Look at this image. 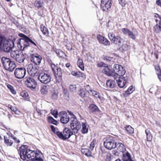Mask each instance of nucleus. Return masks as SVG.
<instances>
[{"instance_id":"nucleus-25","label":"nucleus","mask_w":161,"mask_h":161,"mask_svg":"<svg viewBox=\"0 0 161 161\" xmlns=\"http://www.w3.org/2000/svg\"><path fill=\"white\" fill-rule=\"evenodd\" d=\"M130 48V46L128 45L125 43H124L122 46L119 47V51L123 52L125 51H126Z\"/></svg>"},{"instance_id":"nucleus-42","label":"nucleus","mask_w":161,"mask_h":161,"mask_svg":"<svg viewBox=\"0 0 161 161\" xmlns=\"http://www.w3.org/2000/svg\"><path fill=\"white\" fill-rule=\"evenodd\" d=\"M158 90V87L157 86H152L149 89V92L152 93H156Z\"/></svg>"},{"instance_id":"nucleus-22","label":"nucleus","mask_w":161,"mask_h":161,"mask_svg":"<svg viewBox=\"0 0 161 161\" xmlns=\"http://www.w3.org/2000/svg\"><path fill=\"white\" fill-rule=\"evenodd\" d=\"M81 151L83 154H84L86 156L88 157H92V151L90 150L89 149L87 148H82Z\"/></svg>"},{"instance_id":"nucleus-50","label":"nucleus","mask_w":161,"mask_h":161,"mask_svg":"<svg viewBox=\"0 0 161 161\" xmlns=\"http://www.w3.org/2000/svg\"><path fill=\"white\" fill-rule=\"evenodd\" d=\"M8 107L10 109H11L12 111L14 112L16 114H17V110L16 108L15 107H13L11 105H9Z\"/></svg>"},{"instance_id":"nucleus-17","label":"nucleus","mask_w":161,"mask_h":161,"mask_svg":"<svg viewBox=\"0 0 161 161\" xmlns=\"http://www.w3.org/2000/svg\"><path fill=\"white\" fill-rule=\"evenodd\" d=\"M42 59L41 56L37 53L33 54L31 56V60L35 65H39Z\"/></svg>"},{"instance_id":"nucleus-60","label":"nucleus","mask_w":161,"mask_h":161,"mask_svg":"<svg viewBox=\"0 0 161 161\" xmlns=\"http://www.w3.org/2000/svg\"><path fill=\"white\" fill-rule=\"evenodd\" d=\"M47 89H48V87L47 86H43L42 89L41 90L42 92V91L43 90H44L46 92H47Z\"/></svg>"},{"instance_id":"nucleus-44","label":"nucleus","mask_w":161,"mask_h":161,"mask_svg":"<svg viewBox=\"0 0 161 161\" xmlns=\"http://www.w3.org/2000/svg\"><path fill=\"white\" fill-rule=\"evenodd\" d=\"M133 91L134 89L132 86H130L128 89V90L125 91V93L128 95L130 94L133 92Z\"/></svg>"},{"instance_id":"nucleus-32","label":"nucleus","mask_w":161,"mask_h":161,"mask_svg":"<svg viewBox=\"0 0 161 161\" xmlns=\"http://www.w3.org/2000/svg\"><path fill=\"white\" fill-rule=\"evenodd\" d=\"M77 65L81 70H84V66L82 59H80L78 60Z\"/></svg>"},{"instance_id":"nucleus-11","label":"nucleus","mask_w":161,"mask_h":161,"mask_svg":"<svg viewBox=\"0 0 161 161\" xmlns=\"http://www.w3.org/2000/svg\"><path fill=\"white\" fill-rule=\"evenodd\" d=\"M58 66L57 64V65L53 64H51V67L55 77L60 80L62 79V71L61 69L58 67Z\"/></svg>"},{"instance_id":"nucleus-16","label":"nucleus","mask_w":161,"mask_h":161,"mask_svg":"<svg viewBox=\"0 0 161 161\" xmlns=\"http://www.w3.org/2000/svg\"><path fill=\"white\" fill-rule=\"evenodd\" d=\"M27 71L29 75L34 76L37 75L38 70L36 67L31 64L28 65Z\"/></svg>"},{"instance_id":"nucleus-37","label":"nucleus","mask_w":161,"mask_h":161,"mask_svg":"<svg viewBox=\"0 0 161 161\" xmlns=\"http://www.w3.org/2000/svg\"><path fill=\"white\" fill-rule=\"evenodd\" d=\"M48 121L49 123H51L55 125H57V121L56 120L54 119L52 117L49 116L47 118Z\"/></svg>"},{"instance_id":"nucleus-58","label":"nucleus","mask_w":161,"mask_h":161,"mask_svg":"<svg viewBox=\"0 0 161 161\" xmlns=\"http://www.w3.org/2000/svg\"><path fill=\"white\" fill-rule=\"evenodd\" d=\"M36 110L37 113L39 114V115H41L42 114V113H41L42 110L37 108V107L36 108Z\"/></svg>"},{"instance_id":"nucleus-27","label":"nucleus","mask_w":161,"mask_h":161,"mask_svg":"<svg viewBox=\"0 0 161 161\" xmlns=\"http://www.w3.org/2000/svg\"><path fill=\"white\" fill-rule=\"evenodd\" d=\"M154 31L157 33H159L161 32V22L159 21L158 24H157L154 27Z\"/></svg>"},{"instance_id":"nucleus-5","label":"nucleus","mask_w":161,"mask_h":161,"mask_svg":"<svg viewBox=\"0 0 161 161\" xmlns=\"http://www.w3.org/2000/svg\"><path fill=\"white\" fill-rule=\"evenodd\" d=\"M41 153H39V152L38 153L36 151L29 149L26 156L27 158L30 161H43V159L41 158Z\"/></svg>"},{"instance_id":"nucleus-56","label":"nucleus","mask_w":161,"mask_h":161,"mask_svg":"<svg viewBox=\"0 0 161 161\" xmlns=\"http://www.w3.org/2000/svg\"><path fill=\"white\" fill-rule=\"evenodd\" d=\"M113 59V58L108 56H105L104 58V59L107 61H111Z\"/></svg>"},{"instance_id":"nucleus-23","label":"nucleus","mask_w":161,"mask_h":161,"mask_svg":"<svg viewBox=\"0 0 161 161\" xmlns=\"http://www.w3.org/2000/svg\"><path fill=\"white\" fill-rule=\"evenodd\" d=\"M123 41L124 40L123 39L119 36H117L114 38L112 42L115 44L119 46L123 42Z\"/></svg>"},{"instance_id":"nucleus-35","label":"nucleus","mask_w":161,"mask_h":161,"mask_svg":"<svg viewBox=\"0 0 161 161\" xmlns=\"http://www.w3.org/2000/svg\"><path fill=\"white\" fill-rule=\"evenodd\" d=\"M43 4V2L42 0H36L35 3V5L39 8L42 7Z\"/></svg>"},{"instance_id":"nucleus-18","label":"nucleus","mask_w":161,"mask_h":161,"mask_svg":"<svg viewBox=\"0 0 161 161\" xmlns=\"http://www.w3.org/2000/svg\"><path fill=\"white\" fill-rule=\"evenodd\" d=\"M29 149H28L24 146H21L19 148V155L20 158L23 160L26 159L27 156V153Z\"/></svg>"},{"instance_id":"nucleus-34","label":"nucleus","mask_w":161,"mask_h":161,"mask_svg":"<svg viewBox=\"0 0 161 161\" xmlns=\"http://www.w3.org/2000/svg\"><path fill=\"white\" fill-rule=\"evenodd\" d=\"M4 142L7 146H11L13 143L12 141L10 140L6 136H4Z\"/></svg>"},{"instance_id":"nucleus-41","label":"nucleus","mask_w":161,"mask_h":161,"mask_svg":"<svg viewBox=\"0 0 161 161\" xmlns=\"http://www.w3.org/2000/svg\"><path fill=\"white\" fill-rule=\"evenodd\" d=\"M79 95L82 97H84L85 96L86 92L83 89H80L78 92Z\"/></svg>"},{"instance_id":"nucleus-8","label":"nucleus","mask_w":161,"mask_h":161,"mask_svg":"<svg viewBox=\"0 0 161 161\" xmlns=\"http://www.w3.org/2000/svg\"><path fill=\"white\" fill-rule=\"evenodd\" d=\"M104 147L108 150L115 148L117 146V143L113 137L107 138L104 142Z\"/></svg>"},{"instance_id":"nucleus-54","label":"nucleus","mask_w":161,"mask_h":161,"mask_svg":"<svg viewBox=\"0 0 161 161\" xmlns=\"http://www.w3.org/2000/svg\"><path fill=\"white\" fill-rule=\"evenodd\" d=\"M85 89L88 93L92 92L93 91L89 85H87L85 86Z\"/></svg>"},{"instance_id":"nucleus-36","label":"nucleus","mask_w":161,"mask_h":161,"mask_svg":"<svg viewBox=\"0 0 161 161\" xmlns=\"http://www.w3.org/2000/svg\"><path fill=\"white\" fill-rule=\"evenodd\" d=\"M71 74L74 76H76L77 77H83L84 74L80 72L73 71L71 72Z\"/></svg>"},{"instance_id":"nucleus-46","label":"nucleus","mask_w":161,"mask_h":161,"mask_svg":"<svg viewBox=\"0 0 161 161\" xmlns=\"http://www.w3.org/2000/svg\"><path fill=\"white\" fill-rule=\"evenodd\" d=\"M122 32L125 35H128L130 31L128 29L124 28L122 30Z\"/></svg>"},{"instance_id":"nucleus-21","label":"nucleus","mask_w":161,"mask_h":161,"mask_svg":"<svg viewBox=\"0 0 161 161\" xmlns=\"http://www.w3.org/2000/svg\"><path fill=\"white\" fill-rule=\"evenodd\" d=\"M97 39L100 43L105 46H109L110 44V42L105 37L101 35H97Z\"/></svg>"},{"instance_id":"nucleus-64","label":"nucleus","mask_w":161,"mask_h":161,"mask_svg":"<svg viewBox=\"0 0 161 161\" xmlns=\"http://www.w3.org/2000/svg\"><path fill=\"white\" fill-rule=\"evenodd\" d=\"M111 158L109 156H107L106 158L105 159V161H111Z\"/></svg>"},{"instance_id":"nucleus-57","label":"nucleus","mask_w":161,"mask_h":161,"mask_svg":"<svg viewBox=\"0 0 161 161\" xmlns=\"http://www.w3.org/2000/svg\"><path fill=\"white\" fill-rule=\"evenodd\" d=\"M50 127L51 129L52 130L53 132H54V133H55V132L56 133V132H56V129L53 125H50Z\"/></svg>"},{"instance_id":"nucleus-29","label":"nucleus","mask_w":161,"mask_h":161,"mask_svg":"<svg viewBox=\"0 0 161 161\" xmlns=\"http://www.w3.org/2000/svg\"><path fill=\"white\" fill-rule=\"evenodd\" d=\"M89 108L92 112H98L100 111L98 107L94 104H90Z\"/></svg>"},{"instance_id":"nucleus-31","label":"nucleus","mask_w":161,"mask_h":161,"mask_svg":"<svg viewBox=\"0 0 161 161\" xmlns=\"http://www.w3.org/2000/svg\"><path fill=\"white\" fill-rule=\"evenodd\" d=\"M82 128L81 132L83 134H86L88 132V127L87 126V124L86 123H82Z\"/></svg>"},{"instance_id":"nucleus-45","label":"nucleus","mask_w":161,"mask_h":161,"mask_svg":"<svg viewBox=\"0 0 161 161\" xmlns=\"http://www.w3.org/2000/svg\"><path fill=\"white\" fill-rule=\"evenodd\" d=\"M108 36L110 40L112 42L116 36L113 33L110 32L108 33Z\"/></svg>"},{"instance_id":"nucleus-55","label":"nucleus","mask_w":161,"mask_h":161,"mask_svg":"<svg viewBox=\"0 0 161 161\" xmlns=\"http://www.w3.org/2000/svg\"><path fill=\"white\" fill-rule=\"evenodd\" d=\"M119 3L122 7H125V0H118Z\"/></svg>"},{"instance_id":"nucleus-40","label":"nucleus","mask_w":161,"mask_h":161,"mask_svg":"<svg viewBox=\"0 0 161 161\" xmlns=\"http://www.w3.org/2000/svg\"><path fill=\"white\" fill-rule=\"evenodd\" d=\"M92 94L96 98H98L100 100H102L103 97L100 95L99 93L94 91H93L92 92Z\"/></svg>"},{"instance_id":"nucleus-20","label":"nucleus","mask_w":161,"mask_h":161,"mask_svg":"<svg viewBox=\"0 0 161 161\" xmlns=\"http://www.w3.org/2000/svg\"><path fill=\"white\" fill-rule=\"evenodd\" d=\"M102 72L108 76H114V72L113 71V69L109 67L107 65L106 67L103 68L102 70Z\"/></svg>"},{"instance_id":"nucleus-28","label":"nucleus","mask_w":161,"mask_h":161,"mask_svg":"<svg viewBox=\"0 0 161 161\" xmlns=\"http://www.w3.org/2000/svg\"><path fill=\"white\" fill-rule=\"evenodd\" d=\"M106 85L108 87L111 88H114L115 85V83L114 81L109 80H108L106 81Z\"/></svg>"},{"instance_id":"nucleus-33","label":"nucleus","mask_w":161,"mask_h":161,"mask_svg":"<svg viewBox=\"0 0 161 161\" xmlns=\"http://www.w3.org/2000/svg\"><path fill=\"white\" fill-rule=\"evenodd\" d=\"M125 128L128 134H132L134 133V129L131 126H126Z\"/></svg>"},{"instance_id":"nucleus-30","label":"nucleus","mask_w":161,"mask_h":161,"mask_svg":"<svg viewBox=\"0 0 161 161\" xmlns=\"http://www.w3.org/2000/svg\"><path fill=\"white\" fill-rule=\"evenodd\" d=\"M41 30L44 35L46 36H47L48 35L49 32L48 30L43 24H42L41 25Z\"/></svg>"},{"instance_id":"nucleus-14","label":"nucleus","mask_w":161,"mask_h":161,"mask_svg":"<svg viewBox=\"0 0 161 161\" xmlns=\"http://www.w3.org/2000/svg\"><path fill=\"white\" fill-rule=\"evenodd\" d=\"M118 79L116 80L118 86L120 88H123L125 85L128 77L126 74L119 76Z\"/></svg>"},{"instance_id":"nucleus-10","label":"nucleus","mask_w":161,"mask_h":161,"mask_svg":"<svg viewBox=\"0 0 161 161\" xmlns=\"http://www.w3.org/2000/svg\"><path fill=\"white\" fill-rule=\"evenodd\" d=\"M38 79L42 83L47 84L51 81V76L49 73L42 72L38 75Z\"/></svg>"},{"instance_id":"nucleus-38","label":"nucleus","mask_w":161,"mask_h":161,"mask_svg":"<svg viewBox=\"0 0 161 161\" xmlns=\"http://www.w3.org/2000/svg\"><path fill=\"white\" fill-rule=\"evenodd\" d=\"M145 132L147 135V140L148 141H150L152 140V137L151 133L149 132V131L148 129L145 130Z\"/></svg>"},{"instance_id":"nucleus-63","label":"nucleus","mask_w":161,"mask_h":161,"mask_svg":"<svg viewBox=\"0 0 161 161\" xmlns=\"http://www.w3.org/2000/svg\"><path fill=\"white\" fill-rule=\"evenodd\" d=\"M13 139L14 140L15 142L19 143L20 142V140L19 139H17L15 137H13Z\"/></svg>"},{"instance_id":"nucleus-59","label":"nucleus","mask_w":161,"mask_h":161,"mask_svg":"<svg viewBox=\"0 0 161 161\" xmlns=\"http://www.w3.org/2000/svg\"><path fill=\"white\" fill-rule=\"evenodd\" d=\"M69 113L71 116L70 118H76L75 116L72 113H71L70 112H69Z\"/></svg>"},{"instance_id":"nucleus-4","label":"nucleus","mask_w":161,"mask_h":161,"mask_svg":"<svg viewBox=\"0 0 161 161\" xmlns=\"http://www.w3.org/2000/svg\"><path fill=\"white\" fill-rule=\"evenodd\" d=\"M10 56L17 62L19 63H23L26 57L25 54L17 50L12 51L10 53Z\"/></svg>"},{"instance_id":"nucleus-19","label":"nucleus","mask_w":161,"mask_h":161,"mask_svg":"<svg viewBox=\"0 0 161 161\" xmlns=\"http://www.w3.org/2000/svg\"><path fill=\"white\" fill-rule=\"evenodd\" d=\"M59 116L60 117V121L63 123L65 124L69 121V122L70 118L65 111L60 112Z\"/></svg>"},{"instance_id":"nucleus-15","label":"nucleus","mask_w":161,"mask_h":161,"mask_svg":"<svg viewBox=\"0 0 161 161\" xmlns=\"http://www.w3.org/2000/svg\"><path fill=\"white\" fill-rule=\"evenodd\" d=\"M111 5V0H101V6L103 11H108L110 9Z\"/></svg>"},{"instance_id":"nucleus-52","label":"nucleus","mask_w":161,"mask_h":161,"mask_svg":"<svg viewBox=\"0 0 161 161\" xmlns=\"http://www.w3.org/2000/svg\"><path fill=\"white\" fill-rule=\"evenodd\" d=\"M69 89L71 91L74 92L76 90L75 85H70L69 86Z\"/></svg>"},{"instance_id":"nucleus-43","label":"nucleus","mask_w":161,"mask_h":161,"mask_svg":"<svg viewBox=\"0 0 161 161\" xmlns=\"http://www.w3.org/2000/svg\"><path fill=\"white\" fill-rule=\"evenodd\" d=\"M96 144V141L95 140L93 139L91 143L90 146L89 148L92 151Z\"/></svg>"},{"instance_id":"nucleus-51","label":"nucleus","mask_w":161,"mask_h":161,"mask_svg":"<svg viewBox=\"0 0 161 161\" xmlns=\"http://www.w3.org/2000/svg\"><path fill=\"white\" fill-rule=\"evenodd\" d=\"M128 36L133 40H135L136 38V35L131 31L130 32Z\"/></svg>"},{"instance_id":"nucleus-49","label":"nucleus","mask_w":161,"mask_h":161,"mask_svg":"<svg viewBox=\"0 0 161 161\" xmlns=\"http://www.w3.org/2000/svg\"><path fill=\"white\" fill-rule=\"evenodd\" d=\"M21 96H22L23 97H24L25 98L27 99L28 98V94L26 92H23L21 93L20 94Z\"/></svg>"},{"instance_id":"nucleus-39","label":"nucleus","mask_w":161,"mask_h":161,"mask_svg":"<svg viewBox=\"0 0 161 161\" xmlns=\"http://www.w3.org/2000/svg\"><path fill=\"white\" fill-rule=\"evenodd\" d=\"M7 86L8 88L10 90L11 93L13 94H15L16 93L15 90H14V87L13 86L10 85L8 84L7 85Z\"/></svg>"},{"instance_id":"nucleus-12","label":"nucleus","mask_w":161,"mask_h":161,"mask_svg":"<svg viewBox=\"0 0 161 161\" xmlns=\"http://www.w3.org/2000/svg\"><path fill=\"white\" fill-rule=\"evenodd\" d=\"M26 72V70L25 68H17L14 70V75L17 78L21 79L25 77Z\"/></svg>"},{"instance_id":"nucleus-1","label":"nucleus","mask_w":161,"mask_h":161,"mask_svg":"<svg viewBox=\"0 0 161 161\" xmlns=\"http://www.w3.org/2000/svg\"><path fill=\"white\" fill-rule=\"evenodd\" d=\"M18 36L21 38L19 39L17 42V47L21 51H23L25 49L29 46V43L36 46V43L28 36L23 33H20Z\"/></svg>"},{"instance_id":"nucleus-26","label":"nucleus","mask_w":161,"mask_h":161,"mask_svg":"<svg viewBox=\"0 0 161 161\" xmlns=\"http://www.w3.org/2000/svg\"><path fill=\"white\" fill-rule=\"evenodd\" d=\"M53 51L55 52L56 54L59 57H64V56H67L65 53L60 49L55 48L53 49Z\"/></svg>"},{"instance_id":"nucleus-48","label":"nucleus","mask_w":161,"mask_h":161,"mask_svg":"<svg viewBox=\"0 0 161 161\" xmlns=\"http://www.w3.org/2000/svg\"><path fill=\"white\" fill-rule=\"evenodd\" d=\"M51 114L53 115L55 118H57L58 116V112L57 110L55 109L53 110H51Z\"/></svg>"},{"instance_id":"nucleus-53","label":"nucleus","mask_w":161,"mask_h":161,"mask_svg":"<svg viewBox=\"0 0 161 161\" xmlns=\"http://www.w3.org/2000/svg\"><path fill=\"white\" fill-rule=\"evenodd\" d=\"M51 96L53 99H56L58 97V94L56 92H53Z\"/></svg>"},{"instance_id":"nucleus-3","label":"nucleus","mask_w":161,"mask_h":161,"mask_svg":"<svg viewBox=\"0 0 161 161\" xmlns=\"http://www.w3.org/2000/svg\"><path fill=\"white\" fill-rule=\"evenodd\" d=\"M5 69L9 71H12L15 67V63L9 58L3 57L1 59Z\"/></svg>"},{"instance_id":"nucleus-61","label":"nucleus","mask_w":161,"mask_h":161,"mask_svg":"<svg viewBox=\"0 0 161 161\" xmlns=\"http://www.w3.org/2000/svg\"><path fill=\"white\" fill-rule=\"evenodd\" d=\"M157 74L159 80L161 82V71H160V72L157 73Z\"/></svg>"},{"instance_id":"nucleus-24","label":"nucleus","mask_w":161,"mask_h":161,"mask_svg":"<svg viewBox=\"0 0 161 161\" xmlns=\"http://www.w3.org/2000/svg\"><path fill=\"white\" fill-rule=\"evenodd\" d=\"M117 148V150L119 153L122 152L123 153L125 151V147L124 145L122 143H119L117 144L116 147Z\"/></svg>"},{"instance_id":"nucleus-2","label":"nucleus","mask_w":161,"mask_h":161,"mask_svg":"<svg viewBox=\"0 0 161 161\" xmlns=\"http://www.w3.org/2000/svg\"><path fill=\"white\" fill-rule=\"evenodd\" d=\"M14 47V42L11 40H7L4 37L0 36V50L6 53L12 51Z\"/></svg>"},{"instance_id":"nucleus-47","label":"nucleus","mask_w":161,"mask_h":161,"mask_svg":"<svg viewBox=\"0 0 161 161\" xmlns=\"http://www.w3.org/2000/svg\"><path fill=\"white\" fill-rule=\"evenodd\" d=\"M108 64L103 63V62H100L97 64V66L98 67H103L104 68L106 67Z\"/></svg>"},{"instance_id":"nucleus-13","label":"nucleus","mask_w":161,"mask_h":161,"mask_svg":"<svg viewBox=\"0 0 161 161\" xmlns=\"http://www.w3.org/2000/svg\"><path fill=\"white\" fill-rule=\"evenodd\" d=\"M25 84L28 87L33 89L36 88L37 83L33 78L30 76L26 77L25 78Z\"/></svg>"},{"instance_id":"nucleus-62","label":"nucleus","mask_w":161,"mask_h":161,"mask_svg":"<svg viewBox=\"0 0 161 161\" xmlns=\"http://www.w3.org/2000/svg\"><path fill=\"white\" fill-rule=\"evenodd\" d=\"M156 3L159 6L161 7V0H157L156 1Z\"/></svg>"},{"instance_id":"nucleus-6","label":"nucleus","mask_w":161,"mask_h":161,"mask_svg":"<svg viewBox=\"0 0 161 161\" xmlns=\"http://www.w3.org/2000/svg\"><path fill=\"white\" fill-rule=\"evenodd\" d=\"M70 127L74 133L77 134L81 127V125L76 118H70Z\"/></svg>"},{"instance_id":"nucleus-7","label":"nucleus","mask_w":161,"mask_h":161,"mask_svg":"<svg viewBox=\"0 0 161 161\" xmlns=\"http://www.w3.org/2000/svg\"><path fill=\"white\" fill-rule=\"evenodd\" d=\"M73 134V132L69 128H65L63 130V133L59 131L56 132L57 135L63 140L69 138Z\"/></svg>"},{"instance_id":"nucleus-9","label":"nucleus","mask_w":161,"mask_h":161,"mask_svg":"<svg viewBox=\"0 0 161 161\" xmlns=\"http://www.w3.org/2000/svg\"><path fill=\"white\" fill-rule=\"evenodd\" d=\"M113 71L114 72V77L116 80V75L118 76L123 75L125 74L126 71L122 66L120 65L115 64L114 65Z\"/></svg>"}]
</instances>
